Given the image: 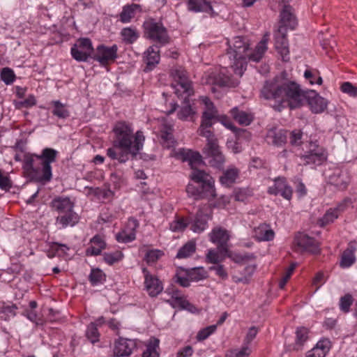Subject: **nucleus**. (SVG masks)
<instances>
[{
	"label": "nucleus",
	"mask_w": 357,
	"mask_h": 357,
	"mask_svg": "<svg viewBox=\"0 0 357 357\" xmlns=\"http://www.w3.org/2000/svg\"><path fill=\"white\" fill-rule=\"evenodd\" d=\"M138 227L137 220L134 219H129L128 222V227L130 231H127L123 230L116 234V240L121 243H128L133 241L135 238V229Z\"/></svg>",
	"instance_id": "nucleus-22"
},
{
	"label": "nucleus",
	"mask_w": 357,
	"mask_h": 357,
	"mask_svg": "<svg viewBox=\"0 0 357 357\" xmlns=\"http://www.w3.org/2000/svg\"><path fill=\"white\" fill-rule=\"evenodd\" d=\"M187 276L190 281H199L205 278V272L202 268H192L187 271Z\"/></svg>",
	"instance_id": "nucleus-49"
},
{
	"label": "nucleus",
	"mask_w": 357,
	"mask_h": 357,
	"mask_svg": "<svg viewBox=\"0 0 357 357\" xmlns=\"http://www.w3.org/2000/svg\"><path fill=\"white\" fill-rule=\"evenodd\" d=\"M92 43L89 38H79L71 48V54L77 61H86L93 53Z\"/></svg>",
	"instance_id": "nucleus-9"
},
{
	"label": "nucleus",
	"mask_w": 357,
	"mask_h": 357,
	"mask_svg": "<svg viewBox=\"0 0 357 357\" xmlns=\"http://www.w3.org/2000/svg\"><path fill=\"white\" fill-rule=\"evenodd\" d=\"M304 165H320L327 159L326 150L316 143H310L307 154L301 157Z\"/></svg>",
	"instance_id": "nucleus-11"
},
{
	"label": "nucleus",
	"mask_w": 357,
	"mask_h": 357,
	"mask_svg": "<svg viewBox=\"0 0 357 357\" xmlns=\"http://www.w3.org/2000/svg\"><path fill=\"white\" fill-rule=\"evenodd\" d=\"M121 34L123 40L129 44L133 43L139 38L137 30L131 27L123 29Z\"/></svg>",
	"instance_id": "nucleus-39"
},
{
	"label": "nucleus",
	"mask_w": 357,
	"mask_h": 357,
	"mask_svg": "<svg viewBox=\"0 0 357 357\" xmlns=\"http://www.w3.org/2000/svg\"><path fill=\"white\" fill-rule=\"evenodd\" d=\"M193 349L190 346L184 347L182 350L178 352V357H190L192 355Z\"/></svg>",
	"instance_id": "nucleus-62"
},
{
	"label": "nucleus",
	"mask_w": 357,
	"mask_h": 357,
	"mask_svg": "<svg viewBox=\"0 0 357 357\" xmlns=\"http://www.w3.org/2000/svg\"><path fill=\"white\" fill-rule=\"evenodd\" d=\"M135 347V342L131 340L121 338L115 343L114 354L116 357L130 356Z\"/></svg>",
	"instance_id": "nucleus-20"
},
{
	"label": "nucleus",
	"mask_w": 357,
	"mask_h": 357,
	"mask_svg": "<svg viewBox=\"0 0 357 357\" xmlns=\"http://www.w3.org/2000/svg\"><path fill=\"white\" fill-rule=\"evenodd\" d=\"M188 8L189 10L195 13H213V8L208 0H188Z\"/></svg>",
	"instance_id": "nucleus-24"
},
{
	"label": "nucleus",
	"mask_w": 357,
	"mask_h": 357,
	"mask_svg": "<svg viewBox=\"0 0 357 357\" xmlns=\"http://www.w3.org/2000/svg\"><path fill=\"white\" fill-rule=\"evenodd\" d=\"M113 130L115 139L113 146L107 150V154L111 159L124 163L130 155L136 156L142 149L144 136L142 131L134 135L132 129L125 122H118Z\"/></svg>",
	"instance_id": "nucleus-2"
},
{
	"label": "nucleus",
	"mask_w": 357,
	"mask_h": 357,
	"mask_svg": "<svg viewBox=\"0 0 357 357\" xmlns=\"http://www.w3.org/2000/svg\"><path fill=\"white\" fill-rule=\"evenodd\" d=\"M91 246L87 248L86 254L89 255H98L105 248L106 243L103 238L100 235L94 236L91 241Z\"/></svg>",
	"instance_id": "nucleus-26"
},
{
	"label": "nucleus",
	"mask_w": 357,
	"mask_h": 357,
	"mask_svg": "<svg viewBox=\"0 0 357 357\" xmlns=\"http://www.w3.org/2000/svg\"><path fill=\"white\" fill-rule=\"evenodd\" d=\"M159 343L160 340L157 338L150 339L146 345V349L143 352L142 357H159Z\"/></svg>",
	"instance_id": "nucleus-33"
},
{
	"label": "nucleus",
	"mask_w": 357,
	"mask_h": 357,
	"mask_svg": "<svg viewBox=\"0 0 357 357\" xmlns=\"http://www.w3.org/2000/svg\"><path fill=\"white\" fill-rule=\"evenodd\" d=\"M201 100L205 105V109L203 112L202 123L197 132L202 137H208L211 134H213L211 128L218 115V112L209 98L202 97Z\"/></svg>",
	"instance_id": "nucleus-6"
},
{
	"label": "nucleus",
	"mask_w": 357,
	"mask_h": 357,
	"mask_svg": "<svg viewBox=\"0 0 357 357\" xmlns=\"http://www.w3.org/2000/svg\"><path fill=\"white\" fill-rule=\"evenodd\" d=\"M324 351L315 347L307 353L306 357H325Z\"/></svg>",
	"instance_id": "nucleus-61"
},
{
	"label": "nucleus",
	"mask_w": 357,
	"mask_h": 357,
	"mask_svg": "<svg viewBox=\"0 0 357 357\" xmlns=\"http://www.w3.org/2000/svg\"><path fill=\"white\" fill-rule=\"evenodd\" d=\"M178 154L183 161L188 162L192 170L197 169V166L202 162V156L198 152L183 149L180 150Z\"/></svg>",
	"instance_id": "nucleus-23"
},
{
	"label": "nucleus",
	"mask_w": 357,
	"mask_h": 357,
	"mask_svg": "<svg viewBox=\"0 0 357 357\" xmlns=\"http://www.w3.org/2000/svg\"><path fill=\"white\" fill-rule=\"evenodd\" d=\"M144 28L147 37L162 45L169 43V37L166 28L162 23L157 22L153 19L144 22Z\"/></svg>",
	"instance_id": "nucleus-8"
},
{
	"label": "nucleus",
	"mask_w": 357,
	"mask_h": 357,
	"mask_svg": "<svg viewBox=\"0 0 357 357\" xmlns=\"http://www.w3.org/2000/svg\"><path fill=\"white\" fill-rule=\"evenodd\" d=\"M53 107L52 114L59 119H66L70 116V112L66 105L61 103L59 100H53L51 102Z\"/></svg>",
	"instance_id": "nucleus-34"
},
{
	"label": "nucleus",
	"mask_w": 357,
	"mask_h": 357,
	"mask_svg": "<svg viewBox=\"0 0 357 357\" xmlns=\"http://www.w3.org/2000/svg\"><path fill=\"white\" fill-rule=\"evenodd\" d=\"M268 192L271 195H277L280 194L287 200H290L292 196V190L286 183V181L284 178L275 179L273 185L268 188Z\"/></svg>",
	"instance_id": "nucleus-17"
},
{
	"label": "nucleus",
	"mask_w": 357,
	"mask_h": 357,
	"mask_svg": "<svg viewBox=\"0 0 357 357\" xmlns=\"http://www.w3.org/2000/svg\"><path fill=\"white\" fill-rule=\"evenodd\" d=\"M356 248L351 244H349V248L343 252L340 266L343 268H347L351 266L356 261L354 252Z\"/></svg>",
	"instance_id": "nucleus-32"
},
{
	"label": "nucleus",
	"mask_w": 357,
	"mask_h": 357,
	"mask_svg": "<svg viewBox=\"0 0 357 357\" xmlns=\"http://www.w3.org/2000/svg\"><path fill=\"white\" fill-rule=\"evenodd\" d=\"M195 251V243L190 241L184 245L178 252L176 257L186 258L190 256Z\"/></svg>",
	"instance_id": "nucleus-41"
},
{
	"label": "nucleus",
	"mask_w": 357,
	"mask_h": 357,
	"mask_svg": "<svg viewBox=\"0 0 357 357\" xmlns=\"http://www.w3.org/2000/svg\"><path fill=\"white\" fill-rule=\"evenodd\" d=\"M162 138L167 142V146H171L174 144L171 128L162 132Z\"/></svg>",
	"instance_id": "nucleus-58"
},
{
	"label": "nucleus",
	"mask_w": 357,
	"mask_h": 357,
	"mask_svg": "<svg viewBox=\"0 0 357 357\" xmlns=\"http://www.w3.org/2000/svg\"><path fill=\"white\" fill-rule=\"evenodd\" d=\"M1 77L6 84H10L14 82L15 76L11 69L4 68L1 71Z\"/></svg>",
	"instance_id": "nucleus-53"
},
{
	"label": "nucleus",
	"mask_w": 357,
	"mask_h": 357,
	"mask_svg": "<svg viewBox=\"0 0 357 357\" xmlns=\"http://www.w3.org/2000/svg\"><path fill=\"white\" fill-rule=\"evenodd\" d=\"M77 221L78 216L73 210L59 214L56 220V223L61 225L63 228L68 226H73Z\"/></svg>",
	"instance_id": "nucleus-28"
},
{
	"label": "nucleus",
	"mask_w": 357,
	"mask_h": 357,
	"mask_svg": "<svg viewBox=\"0 0 357 357\" xmlns=\"http://www.w3.org/2000/svg\"><path fill=\"white\" fill-rule=\"evenodd\" d=\"M211 270H214L218 275L225 279L227 277V273L225 270L223 266L218 265L211 268Z\"/></svg>",
	"instance_id": "nucleus-63"
},
{
	"label": "nucleus",
	"mask_w": 357,
	"mask_h": 357,
	"mask_svg": "<svg viewBox=\"0 0 357 357\" xmlns=\"http://www.w3.org/2000/svg\"><path fill=\"white\" fill-rule=\"evenodd\" d=\"M144 59L146 63L147 66L150 67V69H151L152 67L159 63V47L156 45L149 47L144 52Z\"/></svg>",
	"instance_id": "nucleus-27"
},
{
	"label": "nucleus",
	"mask_w": 357,
	"mask_h": 357,
	"mask_svg": "<svg viewBox=\"0 0 357 357\" xmlns=\"http://www.w3.org/2000/svg\"><path fill=\"white\" fill-rule=\"evenodd\" d=\"M228 253H221L219 250H209L206 255L207 261L212 264H218L222 261Z\"/></svg>",
	"instance_id": "nucleus-42"
},
{
	"label": "nucleus",
	"mask_w": 357,
	"mask_h": 357,
	"mask_svg": "<svg viewBox=\"0 0 357 357\" xmlns=\"http://www.w3.org/2000/svg\"><path fill=\"white\" fill-rule=\"evenodd\" d=\"M209 237L211 242L218 245V249L221 253H228L227 242L230 236L227 230L215 227L210 233Z\"/></svg>",
	"instance_id": "nucleus-14"
},
{
	"label": "nucleus",
	"mask_w": 357,
	"mask_h": 357,
	"mask_svg": "<svg viewBox=\"0 0 357 357\" xmlns=\"http://www.w3.org/2000/svg\"><path fill=\"white\" fill-rule=\"evenodd\" d=\"M302 132L299 130H293L290 133L289 142L294 146H299L301 144L302 141Z\"/></svg>",
	"instance_id": "nucleus-56"
},
{
	"label": "nucleus",
	"mask_w": 357,
	"mask_h": 357,
	"mask_svg": "<svg viewBox=\"0 0 357 357\" xmlns=\"http://www.w3.org/2000/svg\"><path fill=\"white\" fill-rule=\"evenodd\" d=\"M166 292L170 295V298L167 299V302L169 303L173 307L191 310L190 303L178 290L174 289H167Z\"/></svg>",
	"instance_id": "nucleus-18"
},
{
	"label": "nucleus",
	"mask_w": 357,
	"mask_h": 357,
	"mask_svg": "<svg viewBox=\"0 0 357 357\" xmlns=\"http://www.w3.org/2000/svg\"><path fill=\"white\" fill-rule=\"evenodd\" d=\"M117 51L116 45H113L112 47L101 45L96 48V53L93 59L98 61L101 65L105 66L115 60L117 57Z\"/></svg>",
	"instance_id": "nucleus-13"
},
{
	"label": "nucleus",
	"mask_w": 357,
	"mask_h": 357,
	"mask_svg": "<svg viewBox=\"0 0 357 357\" xmlns=\"http://www.w3.org/2000/svg\"><path fill=\"white\" fill-rule=\"evenodd\" d=\"M206 139V144L204 148V153L208 160V163L213 167H220L225 162V156L220 151L218 139L214 134H211Z\"/></svg>",
	"instance_id": "nucleus-7"
},
{
	"label": "nucleus",
	"mask_w": 357,
	"mask_h": 357,
	"mask_svg": "<svg viewBox=\"0 0 357 357\" xmlns=\"http://www.w3.org/2000/svg\"><path fill=\"white\" fill-rule=\"evenodd\" d=\"M86 336L88 340H90L91 343H95L98 342L99 340V333L98 331V328L96 327V324L91 323L86 329Z\"/></svg>",
	"instance_id": "nucleus-43"
},
{
	"label": "nucleus",
	"mask_w": 357,
	"mask_h": 357,
	"mask_svg": "<svg viewBox=\"0 0 357 357\" xmlns=\"http://www.w3.org/2000/svg\"><path fill=\"white\" fill-rule=\"evenodd\" d=\"M142 271L144 273L146 289L151 296H156L162 291L163 287L161 282L156 277L151 275L146 268H144Z\"/></svg>",
	"instance_id": "nucleus-16"
},
{
	"label": "nucleus",
	"mask_w": 357,
	"mask_h": 357,
	"mask_svg": "<svg viewBox=\"0 0 357 357\" xmlns=\"http://www.w3.org/2000/svg\"><path fill=\"white\" fill-rule=\"evenodd\" d=\"M122 258L123 254L119 251L113 253H106L104 255V260L109 265L119 261Z\"/></svg>",
	"instance_id": "nucleus-54"
},
{
	"label": "nucleus",
	"mask_w": 357,
	"mask_h": 357,
	"mask_svg": "<svg viewBox=\"0 0 357 357\" xmlns=\"http://www.w3.org/2000/svg\"><path fill=\"white\" fill-rule=\"evenodd\" d=\"M217 328V325H211L200 330L197 335L198 341H203L213 334Z\"/></svg>",
	"instance_id": "nucleus-47"
},
{
	"label": "nucleus",
	"mask_w": 357,
	"mask_h": 357,
	"mask_svg": "<svg viewBox=\"0 0 357 357\" xmlns=\"http://www.w3.org/2000/svg\"><path fill=\"white\" fill-rule=\"evenodd\" d=\"M294 248L298 252H309L313 254L319 252V248L316 241L308 236L298 233L294 241Z\"/></svg>",
	"instance_id": "nucleus-12"
},
{
	"label": "nucleus",
	"mask_w": 357,
	"mask_h": 357,
	"mask_svg": "<svg viewBox=\"0 0 357 357\" xmlns=\"http://www.w3.org/2000/svg\"><path fill=\"white\" fill-rule=\"evenodd\" d=\"M188 225V222L183 217H176L170 225L169 228L172 231L179 232L183 231Z\"/></svg>",
	"instance_id": "nucleus-45"
},
{
	"label": "nucleus",
	"mask_w": 357,
	"mask_h": 357,
	"mask_svg": "<svg viewBox=\"0 0 357 357\" xmlns=\"http://www.w3.org/2000/svg\"><path fill=\"white\" fill-rule=\"evenodd\" d=\"M252 192L248 188L237 189L234 192V197L236 201L244 202L248 197L252 196Z\"/></svg>",
	"instance_id": "nucleus-48"
},
{
	"label": "nucleus",
	"mask_w": 357,
	"mask_h": 357,
	"mask_svg": "<svg viewBox=\"0 0 357 357\" xmlns=\"http://www.w3.org/2000/svg\"><path fill=\"white\" fill-rule=\"evenodd\" d=\"M296 334V337L294 349L299 350L301 349L304 342L307 340L308 330L305 327H300L297 328Z\"/></svg>",
	"instance_id": "nucleus-38"
},
{
	"label": "nucleus",
	"mask_w": 357,
	"mask_h": 357,
	"mask_svg": "<svg viewBox=\"0 0 357 357\" xmlns=\"http://www.w3.org/2000/svg\"><path fill=\"white\" fill-rule=\"evenodd\" d=\"M186 192L189 196L192 197L195 199H199L203 197H211V196L206 195L204 192V189L202 188L199 189L192 184H188L187 185Z\"/></svg>",
	"instance_id": "nucleus-40"
},
{
	"label": "nucleus",
	"mask_w": 357,
	"mask_h": 357,
	"mask_svg": "<svg viewBox=\"0 0 357 357\" xmlns=\"http://www.w3.org/2000/svg\"><path fill=\"white\" fill-rule=\"evenodd\" d=\"M250 351L248 347H245L241 349H232L227 352L226 357H248Z\"/></svg>",
	"instance_id": "nucleus-52"
},
{
	"label": "nucleus",
	"mask_w": 357,
	"mask_h": 357,
	"mask_svg": "<svg viewBox=\"0 0 357 357\" xmlns=\"http://www.w3.org/2000/svg\"><path fill=\"white\" fill-rule=\"evenodd\" d=\"M141 6L139 4L132 3L123 6L120 14V20L123 23L130 22L135 17L137 11H140Z\"/></svg>",
	"instance_id": "nucleus-30"
},
{
	"label": "nucleus",
	"mask_w": 357,
	"mask_h": 357,
	"mask_svg": "<svg viewBox=\"0 0 357 357\" xmlns=\"http://www.w3.org/2000/svg\"><path fill=\"white\" fill-rule=\"evenodd\" d=\"M268 39L269 34L266 33L253 52L250 50L248 40L245 38L236 36L231 40L228 41L229 48L227 54L230 59L231 57L233 58L230 68L236 76L241 77L243 75L246 70L248 61L255 62L260 61L267 50Z\"/></svg>",
	"instance_id": "nucleus-3"
},
{
	"label": "nucleus",
	"mask_w": 357,
	"mask_h": 357,
	"mask_svg": "<svg viewBox=\"0 0 357 357\" xmlns=\"http://www.w3.org/2000/svg\"><path fill=\"white\" fill-rule=\"evenodd\" d=\"M340 89L343 93H347L351 97H357V86L353 85L349 82L342 83Z\"/></svg>",
	"instance_id": "nucleus-50"
},
{
	"label": "nucleus",
	"mask_w": 357,
	"mask_h": 357,
	"mask_svg": "<svg viewBox=\"0 0 357 357\" xmlns=\"http://www.w3.org/2000/svg\"><path fill=\"white\" fill-rule=\"evenodd\" d=\"M261 94L265 99L273 102L271 106L277 111L287 107L296 108L302 105L305 98H307L308 104L314 113L323 112L328 105V101L315 91H311L306 96L296 82L282 77L266 82Z\"/></svg>",
	"instance_id": "nucleus-1"
},
{
	"label": "nucleus",
	"mask_w": 357,
	"mask_h": 357,
	"mask_svg": "<svg viewBox=\"0 0 357 357\" xmlns=\"http://www.w3.org/2000/svg\"><path fill=\"white\" fill-rule=\"evenodd\" d=\"M281 25L286 29H294L297 25V20L293 12V8L287 4H284L280 12Z\"/></svg>",
	"instance_id": "nucleus-19"
},
{
	"label": "nucleus",
	"mask_w": 357,
	"mask_h": 357,
	"mask_svg": "<svg viewBox=\"0 0 357 357\" xmlns=\"http://www.w3.org/2000/svg\"><path fill=\"white\" fill-rule=\"evenodd\" d=\"M163 255V252L159 250H149L145 255V260L150 264L155 262Z\"/></svg>",
	"instance_id": "nucleus-51"
},
{
	"label": "nucleus",
	"mask_w": 357,
	"mask_h": 357,
	"mask_svg": "<svg viewBox=\"0 0 357 357\" xmlns=\"http://www.w3.org/2000/svg\"><path fill=\"white\" fill-rule=\"evenodd\" d=\"M176 282H178L181 286L183 287H188L190 286V278L187 276V272L185 276L181 275L180 273H177L176 275Z\"/></svg>",
	"instance_id": "nucleus-57"
},
{
	"label": "nucleus",
	"mask_w": 357,
	"mask_h": 357,
	"mask_svg": "<svg viewBox=\"0 0 357 357\" xmlns=\"http://www.w3.org/2000/svg\"><path fill=\"white\" fill-rule=\"evenodd\" d=\"M230 113L233 119L242 126H248L252 121L250 114L240 110L238 107L231 109Z\"/></svg>",
	"instance_id": "nucleus-31"
},
{
	"label": "nucleus",
	"mask_w": 357,
	"mask_h": 357,
	"mask_svg": "<svg viewBox=\"0 0 357 357\" xmlns=\"http://www.w3.org/2000/svg\"><path fill=\"white\" fill-rule=\"evenodd\" d=\"M255 236L259 241H271L274 237L272 229H268L265 225H260L255 229Z\"/></svg>",
	"instance_id": "nucleus-36"
},
{
	"label": "nucleus",
	"mask_w": 357,
	"mask_h": 357,
	"mask_svg": "<svg viewBox=\"0 0 357 357\" xmlns=\"http://www.w3.org/2000/svg\"><path fill=\"white\" fill-rule=\"evenodd\" d=\"M207 215H203L201 211L197 213V216L191 225V229L196 233L202 232L207 227Z\"/></svg>",
	"instance_id": "nucleus-35"
},
{
	"label": "nucleus",
	"mask_w": 357,
	"mask_h": 357,
	"mask_svg": "<svg viewBox=\"0 0 357 357\" xmlns=\"http://www.w3.org/2000/svg\"><path fill=\"white\" fill-rule=\"evenodd\" d=\"M238 171L236 168H230L225 171L220 176V181L222 185L229 186L234 183L238 176Z\"/></svg>",
	"instance_id": "nucleus-37"
},
{
	"label": "nucleus",
	"mask_w": 357,
	"mask_h": 357,
	"mask_svg": "<svg viewBox=\"0 0 357 357\" xmlns=\"http://www.w3.org/2000/svg\"><path fill=\"white\" fill-rule=\"evenodd\" d=\"M190 176L195 182L202 184L201 187L206 195L215 197L214 180L211 175L197 168L192 170Z\"/></svg>",
	"instance_id": "nucleus-10"
},
{
	"label": "nucleus",
	"mask_w": 357,
	"mask_h": 357,
	"mask_svg": "<svg viewBox=\"0 0 357 357\" xmlns=\"http://www.w3.org/2000/svg\"><path fill=\"white\" fill-rule=\"evenodd\" d=\"M329 341L328 340H321L317 342L315 347L319 348L322 351H324V354H326V353L329 350Z\"/></svg>",
	"instance_id": "nucleus-64"
},
{
	"label": "nucleus",
	"mask_w": 357,
	"mask_h": 357,
	"mask_svg": "<svg viewBox=\"0 0 357 357\" xmlns=\"http://www.w3.org/2000/svg\"><path fill=\"white\" fill-rule=\"evenodd\" d=\"M287 30L282 26H280L278 32L275 34V47L284 61L289 59V45L287 39Z\"/></svg>",
	"instance_id": "nucleus-15"
},
{
	"label": "nucleus",
	"mask_w": 357,
	"mask_h": 357,
	"mask_svg": "<svg viewBox=\"0 0 357 357\" xmlns=\"http://www.w3.org/2000/svg\"><path fill=\"white\" fill-rule=\"evenodd\" d=\"M58 152L52 148L44 149L41 154H26L23 169L27 178L36 182L46 183L52 177L51 163L56 161Z\"/></svg>",
	"instance_id": "nucleus-4"
},
{
	"label": "nucleus",
	"mask_w": 357,
	"mask_h": 357,
	"mask_svg": "<svg viewBox=\"0 0 357 357\" xmlns=\"http://www.w3.org/2000/svg\"><path fill=\"white\" fill-rule=\"evenodd\" d=\"M73 203L68 197H57L51 202L52 208L59 214L73 211Z\"/></svg>",
	"instance_id": "nucleus-21"
},
{
	"label": "nucleus",
	"mask_w": 357,
	"mask_h": 357,
	"mask_svg": "<svg viewBox=\"0 0 357 357\" xmlns=\"http://www.w3.org/2000/svg\"><path fill=\"white\" fill-rule=\"evenodd\" d=\"M89 280L93 285H96L105 280V275L99 268L92 269L89 275Z\"/></svg>",
	"instance_id": "nucleus-44"
},
{
	"label": "nucleus",
	"mask_w": 357,
	"mask_h": 357,
	"mask_svg": "<svg viewBox=\"0 0 357 357\" xmlns=\"http://www.w3.org/2000/svg\"><path fill=\"white\" fill-rule=\"evenodd\" d=\"M286 133L283 130L271 129L267 133L266 139L269 144L280 146L287 140Z\"/></svg>",
	"instance_id": "nucleus-25"
},
{
	"label": "nucleus",
	"mask_w": 357,
	"mask_h": 357,
	"mask_svg": "<svg viewBox=\"0 0 357 357\" xmlns=\"http://www.w3.org/2000/svg\"><path fill=\"white\" fill-rule=\"evenodd\" d=\"M229 257H231L232 259L237 263H241L245 261H247L251 258H252V255H249L247 254L245 255H240V254H235L234 256H231L230 255H228Z\"/></svg>",
	"instance_id": "nucleus-59"
},
{
	"label": "nucleus",
	"mask_w": 357,
	"mask_h": 357,
	"mask_svg": "<svg viewBox=\"0 0 357 357\" xmlns=\"http://www.w3.org/2000/svg\"><path fill=\"white\" fill-rule=\"evenodd\" d=\"M171 75L174 79L172 86L175 90V94L178 97L183 98L185 100L178 112V117L181 120H186L194 113L187 101L188 98L194 93L192 82L188 79L186 71L181 67L172 69Z\"/></svg>",
	"instance_id": "nucleus-5"
},
{
	"label": "nucleus",
	"mask_w": 357,
	"mask_h": 357,
	"mask_svg": "<svg viewBox=\"0 0 357 357\" xmlns=\"http://www.w3.org/2000/svg\"><path fill=\"white\" fill-rule=\"evenodd\" d=\"M227 70L222 69L220 73L215 77L214 83L220 86L235 87L238 84V82L227 75Z\"/></svg>",
	"instance_id": "nucleus-29"
},
{
	"label": "nucleus",
	"mask_w": 357,
	"mask_h": 357,
	"mask_svg": "<svg viewBox=\"0 0 357 357\" xmlns=\"http://www.w3.org/2000/svg\"><path fill=\"white\" fill-rule=\"evenodd\" d=\"M353 298L349 294H347L340 298V307L341 310L344 312H348L351 305L352 304Z\"/></svg>",
	"instance_id": "nucleus-55"
},
{
	"label": "nucleus",
	"mask_w": 357,
	"mask_h": 357,
	"mask_svg": "<svg viewBox=\"0 0 357 357\" xmlns=\"http://www.w3.org/2000/svg\"><path fill=\"white\" fill-rule=\"evenodd\" d=\"M257 333H258V330L256 327H251L249 329L248 333L245 340L246 343L247 344L250 343L255 339Z\"/></svg>",
	"instance_id": "nucleus-60"
},
{
	"label": "nucleus",
	"mask_w": 357,
	"mask_h": 357,
	"mask_svg": "<svg viewBox=\"0 0 357 357\" xmlns=\"http://www.w3.org/2000/svg\"><path fill=\"white\" fill-rule=\"evenodd\" d=\"M338 216V213L334 208H330L320 220V225L321 226H325L330 224L337 219Z\"/></svg>",
	"instance_id": "nucleus-46"
}]
</instances>
